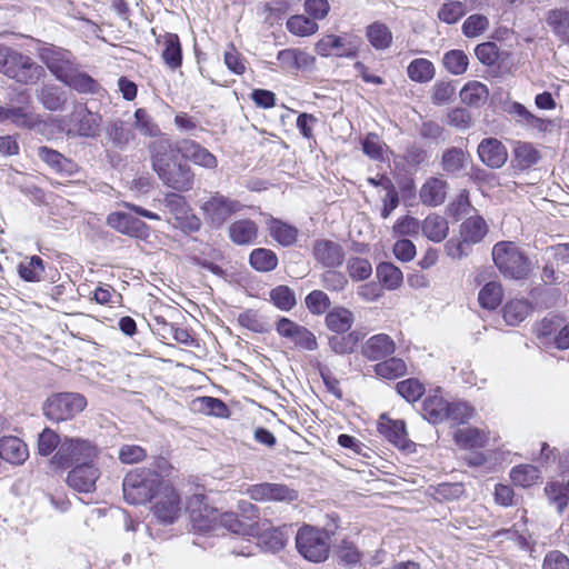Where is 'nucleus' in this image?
Segmentation results:
<instances>
[{"instance_id":"nucleus-15","label":"nucleus","mask_w":569,"mask_h":569,"mask_svg":"<svg viewBox=\"0 0 569 569\" xmlns=\"http://www.w3.org/2000/svg\"><path fill=\"white\" fill-rule=\"evenodd\" d=\"M378 431L395 447L402 451H415L416 443L408 438L406 422L382 415L378 421Z\"/></svg>"},{"instance_id":"nucleus-17","label":"nucleus","mask_w":569,"mask_h":569,"mask_svg":"<svg viewBox=\"0 0 569 569\" xmlns=\"http://www.w3.org/2000/svg\"><path fill=\"white\" fill-rule=\"evenodd\" d=\"M37 156L52 171L60 176L72 177L79 171V166L72 159L64 157L62 153L50 147H39L37 149Z\"/></svg>"},{"instance_id":"nucleus-22","label":"nucleus","mask_w":569,"mask_h":569,"mask_svg":"<svg viewBox=\"0 0 569 569\" xmlns=\"http://www.w3.org/2000/svg\"><path fill=\"white\" fill-rule=\"evenodd\" d=\"M61 82L79 94H99L102 89L96 79L80 70L79 64Z\"/></svg>"},{"instance_id":"nucleus-5","label":"nucleus","mask_w":569,"mask_h":569,"mask_svg":"<svg viewBox=\"0 0 569 569\" xmlns=\"http://www.w3.org/2000/svg\"><path fill=\"white\" fill-rule=\"evenodd\" d=\"M87 405L86 397L79 392H58L47 398L42 411L48 420L62 422L82 412Z\"/></svg>"},{"instance_id":"nucleus-42","label":"nucleus","mask_w":569,"mask_h":569,"mask_svg":"<svg viewBox=\"0 0 569 569\" xmlns=\"http://www.w3.org/2000/svg\"><path fill=\"white\" fill-rule=\"evenodd\" d=\"M376 277L387 290L398 289L402 281V271L391 262H380L376 268Z\"/></svg>"},{"instance_id":"nucleus-12","label":"nucleus","mask_w":569,"mask_h":569,"mask_svg":"<svg viewBox=\"0 0 569 569\" xmlns=\"http://www.w3.org/2000/svg\"><path fill=\"white\" fill-rule=\"evenodd\" d=\"M99 478L100 470L93 462H81L68 472L67 483L77 492L90 493L96 490Z\"/></svg>"},{"instance_id":"nucleus-4","label":"nucleus","mask_w":569,"mask_h":569,"mask_svg":"<svg viewBox=\"0 0 569 569\" xmlns=\"http://www.w3.org/2000/svg\"><path fill=\"white\" fill-rule=\"evenodd\" d=\"M330 537L327 529L303 525L296 536L297 550L308 561L322 562L329 557Z\"/></svg>"},{"instance_id":"nucleus-63","label":"nucleus","mask_w":569,"mask_h":569,"mask_svg":"<svg viewBox=\"0 0 569 569\" xmlns=\"http://www.w3.org/2000/svg\"><path fill=\"white\" fill-rule=\"evenodd\" d=\"M163 206L173 216L174 221L191 211L186 198L177 192H168L162 200Z\"/></svg>"},{"instance_id":"nucleus-62","label":"nucleus","mask_w":569,"mask_h":569,"mask_svg":"<svg viewBox=\"0 0 569 569\" xmlns=\"http://www.w3.org/2000/svg\"><path fill=\"white\" fill-rule=\"evenodd\" d=\"M238 323L256 333H266L269 331L268 323L259 316L258 311L247 309L238 316Z\"/></svg>"},{"instance_id":"nucleus-48","label":"nucleus","mask_w":569,"mask_h":569,"mask_svg":"<svg viewBox=\"0 0 569 569\" xmlns=\"http://www.w3.org/2000/svg\"><path fill=\"white\" fill-rule=\"evenodd\" d=\"M18 273L27 282H39L43 278L44 261L39 256H32L18 264Z\"/></svg>"},{"instance_id":"nucleus-37","label":"nucleus","mask_w":569,"mask_h":569,"mask_svg":"<svg viewBox=\"0 0 569 569\" xmlns=\"http://www.w3.org/2000/svg\"><path fill=\"white\" fill-rule=\"evenodd\" d=\"M461 102L473 108L486 103L489 90L486 84L479 81L467 82L459 92Z\"/></svg>"},{"instance_id":"nucleus-57","label":"nucleus","mask_w":569,"mask_h":569,"mask_svg":"<svg viewBox=\"0 0 569 569\" xmlns=\"http://www.w3.org/2000/svg\"><path fill=\"white\" fill-rule=\"evenodd\" d=\"M442 62L450 73L460 76L467 71L469 59L462 50L453 49L445 53Z\"/></svg>"},{"instance_id":"nucleus-20","label":"nucleus","mask_w":569,"mask_h":569,"mask_svg":"<svg viewBox=\"0 0 569 569\" xmlns=\"http://www.w3.org/2000/svg\"><path fill=\"white\" fill-rule=\"evenodd\" d=\"M179 149L183 158L189 159L197 166L207 169H214L218 166L216 156L194 140H182Z\"/></svg>"},{"instance_id":"nucleus-41","label":"nucleus","mask_w":569,"mask_h":569,"mask_svg":"<svg viewBox=\"0 0 569 569\" xmlns=\"http://www.w3.org/2000/svg\"><path fill=\"white\" fill-rule=\"evenodd\" d=\"M163 62L171 70H176L182 64V47L177 33L164 34V49L161 54Z\"/></svg>"},{"instance_id":"nucleus-55","label":"nucleus","mask_w":569,"mask_h":569,"mask_svg":"<svg viewBox=\"0 0 569 569\" xmlns=\"http://www.w3.org/2000/svg\"><path fill=\"white\" fill-rule=\"evenodd\" d=\"M503 319L509 326H517L522 322L530 311V306L525 300H511L503 307Z\"/></svg>"},{"instance_id":"nucleus-11","label":"nucleus","mask_w":569,"mask_h":569,"mask_svg":"<svg viewBox=\"0 0 569 569\" xmlns=\"http://www.w3.org/2000/svg\"><path fill=\"white\" fill-rule=\"evenodd\" d=\"M276 331L280 337L289 339L299 349L307 351L318 349V341L315 333L287 317H280L278 319Z\"/></svg>"},{"instance_id":"nucleus-10","label":"nucleus","mask_w":569,"mask_h":569,"mask_svg":"<svg viewBox=\"0 0 569 569\" xmlns=\"http://www.w3.org/2000/svg\"><path fill=\"white\" fill-rule=\"evenodd\" d=\"M360 43L361 39L352 34H327L316 43V51L321 57L353 59L358 56Z\"/></svg>"},{"instance_id":"nucleus-44","label":"nucleus","mask_w":569,"mask_h":569,"mask_svg":"<svg viewBox=\"0 0 569 569\" xmlns=\"http://www.w3.org/2000/svg\"><path fill=\"white\" fill-rule=\"evenodd\" d=\"M375 373L383 379L393 380L407 372L406 362L397 357H390L373 366Z\"/></svg>"},{"instance_id":"nucleus-14","label":"nucleus","mask_w":569,"mask_h":569,"mask_svg":"<svg viewBox=\"0 0 569 569\" xmlns=\"http://www.w3.org/2000/svg\"><path fill=\"white\" fill-rule=\"evenodd\" d=\"M312 256L318 264L326 269H337L345 262L346 253L339 242L329 239H316Z\"/></svg>"},{"instance_id":"nucleus-46","label":"nucleus","mask_w":569,"mask_h":569,"mask_svg":"<svg viewBox=\"0 0 569 569\" xmlns=\"http://www.w3.org/2000/svg\"><path fill=\"white\" fill-rule=\"evenodd\" d=\"M502 297L503 290L501 284L490 281L480 289L478 301L483 309L495 310L501 305Z\"/></svg>"},{"instance_id":"nucleus-39","label":"nucleus","mask_w":569,"mask_h":569,"mask_svg":"<svg viewBox=\"0 0 569 569\" xmlns=\"http://www.w3.org/2000/svg\"><path fill=\"white\" fill-rule=\"evenodd\" d=\"M77 117V132L80 137L93 138L98 134L101 117L98 113L91 112L87 107L76 111Z\"/></svg>"},{"instance_id":"nucleus-7","label":"nucleus","mask_w":569,"mask_h":569,"mask_svg":"<svg viewBox=\"0 0 569 569\" xmlns=\"http://www.w3.org/2000/svg\"><path fill=\"white\" fill-rule=\"evenodd\" d=\"M243 207L238 200L220 192H213L202 202L200 209L206 222L214 229H220L232 214L241 211Z\"/></svg>"},{"instance_id":"nucleus-43","label":"nucleus","mask_w":569,"mask_h":569,"mask_svg":"<svg viewBox=\"0 0 569 569\" xmlns=\"http://www.w3.org/2000/svg\"><path fill=\"white\" fill-rule=\"evenodd\" d=\"M541 472L533 465H519L510 470V479L515 486L528 488L538 482Z\"/></svg>"},{"instance_id":"nucleus-25","label":"nucleus","mask_w":569,"mask_h":569,"mask_svg":"<svg viewBox=\"0 0 569 569\" xmlns=\"http://www.w3.org/2000/svg\"><path fill=\"white\" fill-rule=\"evenodd\" d=\"M29 457L27 445L14 436L0 439V458L12 465H21Z\"/></svg>"},{"instance_id":"nucleus-19","label":"nucleus","mask_w":569,"mask_h":569,"mask_svg":"<svg viewBox=\"0 0 569 569\" xmlns=\"http://www.w3.org/2000/svg\"><path fill=\"white\" fill-rule=\"evenodd\" d=\"M396 350V343L387 333L370 337L362 346L361 353L369 361H379L390 357Z\"/></svg>"},{"instance_id":"nucleus-33","label":"nucleus","mask_w":569,"mask_h":569,"mask_svg":"<svg viewBox=\"0 0 569 569\" xmlns=\"http://www.w3.org/2000/svg\"><path fill=\"white\" fill-rule=\"evenodd\" d=\"M269 234L282 247L292 246L298 238V229L281 219L271 217L268 221Z\"/></svg>"},{"instance_id":"nucleus-47","label":"nucleus","mask_w":569,"mask_h":569,"mask_svg":"<svg viewBox=\"0 0 569 569\" xmlns=\"http://www.w3.org/2000/svg\"><path fill=\"white\" fill-rule=\"evenodd\" d=\"M453 440L460 448H481L486 443L482 431L476 427L458 429L453 433Z\"/></svg>"},{"instance_id":"nucleus-54","label":"nucleus","mask_w":569,"mask_h":569,"mask_svg":"<svg viewBox=\"0 0 569 569\" xmlns=\"http://www.w3.org/2000/svg\"><path fill=\"white\" fill-rule=\"evenodd\" d=\"M396 391L407 402L413 403L425 395L426 388L417 378H408L396 383Z\"/></svg>"},{"instance_id":"nucleus-8","label":"nucleus","mask_w":569,"mask_h":569,"mask_svg":"<svg viewBox=\"0 0 569 569\" xmlns=\"http://www.w3.org/2000/svg\"><path fill=\"white\" fill-rule=\"evenodd\" d=\"M2 73L18 83L33 84L44 76V69L29 56L13 49Z\"/></svg>"},{"instance_id":"nucleus-30","label":"nucleus","mask_w":569,"mask_h":569,"mask_svg":"<svg viewBox=\"0 0 569 569\" xmlns=\"http://www.w3.org/2000/svg\"><path fill=\"white\" fill-rule=\"evenodd\" d=\"M470 162V153L458 147L447 148L441 156V168L448 174H457Z\"/></svg>"},{"instance_id":"nucleus-49","label":"nucleus","mask_w":569,"mask_h":569,"mask_svg":"<svg viewBox=\"0 0 569 569\" xmlns=\"http://www.w3.org/2000/svg\"><path fill=\"white\" fill-rule=\"evenodd\" d=\"M270 301L281 311H290L297 305L295 291L286 284H279L269 292Z\"/></svg>"},{"instance_id":"nucleus-9","label":"nucleus","mask_w":569,"mask_h":569,"mask_svg":"<svg viewBox=\"0 0 569 569\" xmlns=\"http://www.w3.org/2000/svg\"><path fill=\"white\" fill-rule=\"evenodd\" d=\"M40 61L51 74L62 81L78 66L76 57L67 49L47 43L38 51Z\"/></svg>"},{"instance_id":"nucleus-24","label":"nucleus","mask_w":569,"mask_h":569,"mask_svg":"<svg viewBox=\"0 0 569 569\" xmlns=\"http://www.w3.org/2000/svg\"><path fill=\"white\" fill-rule=\"evenodd\" d=\"M106 136L114 148L124 150L136 139V131L132 123L117 119L107 126Z\"/></svg>"},{"instance_id":"nucleus-31","label":"nucleus","mask_w":569,"mask_h":569,"mask_svg":"<svg viewBox=\"0 0 569 569\" xmlns=\"http://www.w3.org/2000/svg\"><path fill=\"white\" fill-rule=\"evenodd\" d=\"M366 38L377 51L389 49L393 40L390 28L381 21H375L366 27Z\"/></svg>"},{"instance_id":"nucleus-28","label":"nucleus","mask_w":569,"mask_h":569,"mask_svg":"<svg viewBox=\"0 0 569 569\" xmlns=\"http://www.w3.org/2000/svg\"><path fill=\"white\" fill-rule=\"evenodd\" d=\"M219 511L214 508L203 506L202 508H192L190 519L194 530L199 532H212L219 527Z\"/></svg>"},{"instance_id":"nucleus-29","label":"nucleus","mask_w":569,"mask_h":569,"mask_svg":"<svg viewBox=\"0 0 569 569\" xmlns=\"http://www.w3.org/2000/svg\"><path fill=\"white\" fill-rule=\"evenodd\" d=\"M219 527L226 528L228 531L241 536H256L260 532V526L243 520L238 513L223 512L219 516Z\"/></svg>"},{"instance_id":"nucleus-50","label":"nucleus","mask_w":569,"mask_h":569,"mask_svg":"<svg viewBox=\"0 0 569 569\" xmlns=\"http://www.w3.org/2000/svg\"><path fill=\"white\" fill-rule=\"evenodd\" d=\"M260 537L261 545L271 552L280 551L284 548L288 537L283 529L270 527L261 529L257 535Z\"/></svg>"},{"instance_id":"nucleus-51","label":"nucleus","mask_w":569,"mask_h":569,"mask_svg":"<svg viewBox=\"0 0 569 569\" xmlns=\"http://www.w3.org/2000/svg\"><path fill=\"white\" fill-rule=\"evenodd\" d=\"M287 30L298 37H308L319 29L318 23L310 17L297 14L290 17L286 22Z\"/></svg>"},{"instance_id":"nucleus-2","label":"nucleus","mask_w":569,"mask_h":569,"mask_svg":"<svg viewBox=\"0 0 569 569\" xmlns=\"http://www.w3.org/2000/svg\"><path fill=\"white\" fill-rule=\"evenodd\" d=\"M491 254L495 266L505 278L525 280L529 277L531 261L515 242H497Z\"/></svg>"},{"instance_id":"nucleus-23","label":"nucleus","mask_w":569,"mask_h":569,"mask_svg":"<svg viewBox=\"0 0 569 569\" xmlns=\"http://www.w3.org/2000/svg\"><path fill=\"white\" fill-rule=\"evenodd\" d=\"M448 182L443 179L431 177L422 184L419 197L423 206H441L447 197Z\"/></svg>"},{"instance_id":"nucleus-32","label":"nucleus","mask_w":569,"mask_h":569,"mask_svg":"<svg viewBox=\"0 0 569 569\" xmlns=\"http://www.w3.org/2000/svg\"><path fill=\"white\" fill-rule=\"evenodd\" d=\"M327 328L335 333L348 332L353 322V313L345 307H335L330 309L325 318Z\"/></svg>"},{"instance_id":"nucleus-26","label":"nucleus","mask_w":569,"mask_h":569,"mask_svg":"<svg viewBox=\"0 0 569 569\" xmlns=\"http://www.w3.org/2000/svg\"><path fill=\"white\" fill-rule=\"evenodd\" d=\"M38 100L49 111H62L68 101L67 91L61 87L47 83L38 90Z\"/></svg>"},{"instance_id":"nucleus-52","label":"nucleus","mask_w":569,"mask_h":569,"mask_svg":"<svg viewBox=\"0 0 569 569\" xmlns=\"http://www.w3.org/2000/svg\"><path fill=\"white\" fill-rule=\"evenodd\" d=\"M133 128L139 130L142 136L152 137L159 139L161 136H166L161 132L159 126L153 121L150 114L143 108H138L134 113Z\"/></svg>"},{"instance_id":"nucleus-64","label":"nucleus","mask_w":569,"mask_h":569,"mask_svg":"<svg viewBox=\"0 0 569 569\" xmlns=\"http://www.w3.org/2000/svg\"><path fill=\"white\" fill-rule=\"evenodd\" d=\"M489 27V20L486 16L475 13L469 16L462 23L461 30L467 38H476L482 34Z\"/></svg>"},{"instance_id":"nucleus-56","label":"nucleus","mask_w":569,"mask_h":569,"mask_svg":"<svg viewBox=\"0 0 569 569\" xmlns=\"http://www.w3.org/2000/svg\"><path fill=\"white\" fill-rule=\"evenodd\" d=\"M475 415V408L466 401H448L447 421L455 425L467 423Z\"/></svg>"},{"instance_id":"nucleus-3","label":"nucleus","mask_w":569,"mask_h":569,"mask_svg":"<svg viewBox=\"0 0 569 569\" xmlns=\"http://www.w3.org/2000/svg\"><path fill=\"white\" fill-rule=\"evenodd\" d=\"M160 486L156 473L144 468H136L122 481L123 498L130 505H144L157 495Z\"/></svg>"},{"instance_id":"nucleus-34","label":"nucleus","mask_w":569,"mask_h":569,"mask_svg":"<svg viewBox=\"0 0 569 569\" xmlns=\"http://www.w3.org/2000/svg\"><path fill=\"white\" fill-rule=\"evenodd\" d=\"M488 232V226L481 216H473L460 224V238L467 244L479 243Z\"/></svg>"},{"instance_id":"nucleus-53","label":"nucleus","mask_w":569,"mask_h":569,"mask_svg":"<svg viewBox=\"0 0 569 569\" xmlns=\"http://www.w3.org/2000/svg\"><path fill=\"white\" fill-rule=\"evenodd\" d=\"M501 536L506 537L507 540L513 541L522 550H531L535 545L532 537L529 530L525 528V525L520 528L518 523H515L509 529L497 531L496 537Z\"/></svg>"},{"instance_id":"nucleus-18","label":"nucleus","mask_w":569,"mask_h":569,"mask_svg":"<svg viewBox=\"0 0 569 569\" xmlns=\"http://www.w3.org/2000/svg\"><path fill=\"white\" fill-rule=\"evenodd\" d=\"M479 159L491 169H499L505 166L508 152L501 141L496 138H485L477 149Z\"/></svg>"},{"instance_id":"nucleus-21","label":"nucleus","mask_w":569,"mask_h":569,"mask_svg":"<svg viewBox=\"0 0 569 569\" xmlns=\"http://www.w3.org/2000/svg\"><path fill=\"white\" fill-rule=\"evenodd\" d=\"M153 516L162 525L173 523L180 512V498L178 493L171 489L163 497L157 500L152 507Z\"/></svg>"},{"instance_id":"nucleus-60","label":"nucleus","mask_w":569,"mask_h":569,"mask_svg":"<svg viewBox=\"0 0 569 569\" xmlns=\"http://www.w3.org/2000/svg\"><path fill=\"white\" fill-rule=\"evenodd\" d=\"M277 59L283 68L299 70L307 66L309 56L298 49H282L278 52Z\"/></svg>"},{"instance_id":"nucleus-16","label":"nucleus","mask_w":569,"mask_h":569,"mask_svg":"<svg viewBox=\"0 0 569 569\" xmlns=\"http://www.w3.org/2000/svg\"><path fill=\"white\" fill-rule=\"evenodd\" d=\"M448 400L442 396V389L430 390L421 403V416L432 425L447 421Z\"/></svg>"},{"instance_id":"nucleus-61","label":"nucleus","mask_w":569,"mask_h":569,"mask_svg":"<svg viewBox=\"0 0 569 569\" xmlns=\"http://www.w3.org/2000/svg\"><path fill=\"white\" fill-rule=\"evenodd\" d=\"M467 13V6L461 1L443 3L438 11V19L448 24L457 23Z\"/></svg>"},{"instance_id":"nucleus-13","label":"nucleus","mask_w":569,"mask_h":569,"mask_svg":"<svg viewBox=\"0 0 569 569\" xmlns=\"http://www.w3.org/2000/svg\"><path fill=\"white\" fill-rule=\"evenodd\" d=\"M107 224L124 236L138 239H147L150 234V227L129 212L114 211L109 213Z\"/></svg>"},{"instance_id":"nucleus-35","label":"nucleus","mask_w":569,"mask_h":569,"mask_svg":"<svg viewBox=\"0 0 569 569\" xmlns=\"http://www.w3.org/2000/svg\"><path fill=\"white\" fill-rule=\"evenodd\" d=\"M546 22L552 32L569 46V9L556 8L547 12Z\"/></svg>"},{"instance_id":"nucleus-40","label":"nucleus","mask_w":569,"mask_h":569,"mask_svg":"<svg viewBox=\"0 0 569 569\" xmlns=\"http://www.w3.org/2000/svg\"><path fill=\"white\" fill-rule=\"evenodd\" d=\"M278 263V256L268 248H256L249 254V264L258 272L273 271Z\"/></svg>"},{"instance_id":"nucleus-58","label":"nucleus","mask_w":569,"mask_h":569,"mask_svg":"<svg viewBox=\"0 0 569 569\" xmlns=\"http://www.w3.org/2000/svg\"><path fill=\"white\" fill-rule=\"evenodd\" d=\"M545 492L550 503L557 507V511L563 513L569 502V493L566 487L559 481L548 482L545 487Z\"/></svg>"},{"instance_id":"nucleus-6","label":"nucleus","mask_w":569,"mask_h":569,"mask_svg":"<svg viewBox=\"0 0 569 569\" xmlns=\"http://www.w3.org/2000/svg\"><path fill=\"white\" fill-rule=\"evenodd\" d=\"M97 456L98 448L93 441L66 436L53 455L52 462L60 467H70L72 463L93 462Z\"/></svg>"},{"instance_id":"nucleus-1","label":"nucleus","mask_w":569,"mask_h":569,"mask_svg":"<svg viewBox=\"0 0 569 569\" xmlns=\"http://www.w3.org/2000/svg\"><path fill=\"white\" fill-rule=\"evenodd\" d=\"M151 168L163 186L178 191L187 192L193 189L194 172L168 136L150 141L147 146Z\"/></svg>"},{"instance_id":"nucleus-38","label":"nucleus","mask_w":569,"mask_h":569,"mask_svg":"<svg viewBox=\"0 0 569 569\" xmlns=\"http://www.w3.org/2000/svg\"><path fill=\"white\" fill-rule=\"evenodd\" d=\"M421 229L430 241L439 243L448 236L449 223L443 217L432 213L422 221Z\"/></svg>"},{"instance_id":"nucleus-59","label":"nucleus","mask_w":569,"mask_h":569,"mask_svg":"<svg viewBox=\"0 0 569 569\" xmlns=\"http://www.w3.org/2000/svg\"><path fill=\"white\" fill-rule=\"evenodd\" d=\"M61 442H62V439L54 430H52L50 428H44L38 435V441H37L38 453L42 457H48L54 450L59 449V446L61 445Z\"/></svg>"},{"instance_id":"nucleus-27","label":"nucleus","mask_w":569,"mask_h":569,"mask_svg":"<svg viewBox=\"0 0 569 569\" xmlns=\"http://www.w3.org/2000/svg\"><path fill=\"white\" fill-rule=\"evenodd\" d=\"M230 240L238 246H248L258 237V226L250 219H240L232 222L228 228Z\"/></svg>"},{"instance_id":"nucleus-45","label":"nucleus","mask_w":569,"mask_h":569,"mask_svg":"<svg viewBox=\"0 0 569 569\" xmlns=\"http://www.w3.org/2000/svg\"><path fill=\"white\" fill-rule=\"evenodd\" d=\"M407 73L410 80L418 83H426L433 79L436 69L430 60L417 58L409 63Z\"/></svg>"},{"instance_id":"nucleus-36","label":"nucleus","mask_w":569,"mask_h":569,"mask_svg":"<svg viewBox=\"0 0 569 569\" xmlns=\"http://www.w3.org/2000/svg\"><path fill=\"white\" fill-rule=\"evenodd\" d=\"M29 107L12 106L6 108V121H11L16 127L22 129H34L41 123L39 114L28 110Z\"/></svg>"}]
</instances>
